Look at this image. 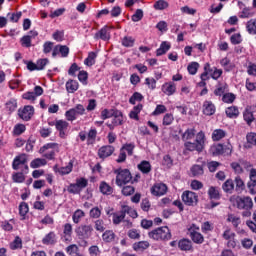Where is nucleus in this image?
<instances>
[{"instance_id": "nucleus-1", "label": "nucleus", "mask_w": 256, "mask_h": 256, "mask_svg": "<svg viewBox=\"0 0 256 256\" xmlns=\"http://www.w3.org/2000/svg\"><path fill=\"white\" fill-rule=\"evenodd\" d=\"M195 133V128H188L182 134V141H184V153L185 151H189L190 153H193V151L203 153V150L205 149V132H198L195 141L191 142V139L195 138Z\"/></svg>"}, {"instance_id": "nucleus-2", "label": "nucleus", "mask_w": 256, "mask_h": 256, "mask_svg": "<svg viewBox=\"0 0 256 256\" xmlns=\"http://www.w3.org/2000/svg\"><path fill=\"white\" fill-rule=\"evenodd\" d=\"M149 239L154 241H171V230L167 226L158 227L148 233Z\"/></svg>"}, {"instance_id": "nucleus-3", "label": "nucleus", "mask_w": 256, "mask_h": 256, "mask_svg": "<svg viewBox=\"0 0 256 256\" xmlns=\"http://www.w3.org/2000/svg\"><path fill=\"white\" fill-rule=\"evenodd\" d=\"M208 152L212 157H219L221 155H224V157H231L233 153V146L231 144H214L210 146Z\"/></svg>"}, {"instance_id": "nucleus-4", "label": "nucleus", "mask_w": 256, "mask_h": 256, "mask_svg": "<svg viewBox=\"0 0 256 256\" xmlns=\"http://www.w3.org/2000/svg\"><path fill=\"white\" fill-rule=\"evenodd\" d=\"M236 207L242 212V217H251V209H253V199L250 196L236 198Z\"/></svg>"}, {"instance_id": "nucleus-5", "label": "nucleus", "mask_w": 256, "mask_h": 256, "mask_svg": "<svg viewBox=\"0 0 256 256\" xmlns=\"http://www.w3.org/2000/svg\"><path fill=\"white\" fill-rule=\"evenodd\" d=\"M93 225L81 224L75 228L77 238L84 244L87 245V239H91L93 235Z\"/></svg>"}, {"instance_id": "nucleus-6", "label": "nucleus", "mask_w": 256, "mask_h": 256, "mask_svg": "<svg viewBox=\"0 0 256 256\" xmlns=\"http://www.w3.org/2000/svg\"><path fill=\"white\" fill-rule=\"evenodd\" d=\"M114 174L116 175V185L118 187H123L133 181V175L129 169L118 168L114 170Z\"/></svg>"}, {"instance_id": "nucleus-7", "label": "nucleus", "mask_w": 256, "mask_h": 256, "mask_svg": "<svg viewBox=\"0 0 256 256\" xmlns=\"http://www.w3.org/2000/svg\"><path fill=\"white\" fill-rule=\"evenodd\" d=\"M55 151H59V144L55 142H50L42 146L39 153L48 159V161H53L55 159Z\"/></svg>"}, {"instance_id": "nucleus-8", "label": "nucleus", "mask_w": 256, "mask_h": 256, "mask_svg": "<svg viewBox=\"0 0 256 256\" xmlns=\"http://www.w3.org/2000/svg\"><path fill=\"white\" fill-rule=\"evenodd\" d=\"M12 169L14 171H19L21 169L22 173H29V165L27 164V154H20L16 156L12 162Z\"/></svg>"}, {"instance_id": "nucleus-9", "label": "nucleus", "mask_w": 256, "mask_h": 256, "mask_svg": "<svg viewBox=\"0 0 256 256\" xmlns=\"http://www.w3.org/2000/svg\"><path fill=\"white\" fill-rule=\"evenodd\" d=\"M87 185H89V180L83 177L77 178L76 183H71L68 186V193H71L72 195H80L81 191H83Z\"/></svg>"}, {"instance_id": "nucleus-10", "label": "nucleus", "mask_w": 256, "mask_h": 256, "mask_svg": "<svg viewBox=\"0 0 256 256\" xmlns=\"http://www.w3.org/2000/svg\"><path fill=\"white\" fill-rule=\"evenodd\" d=\"M181 197L183 203H185V205H188V207H193L199 201V196L197 195V193L189 190L184 191Z\"/></svg>"}, {"instance_id": "nucleus-11", "label": "nucleus", "mask_w": 256, "mask_h": 256, "mask_svg": "<svg viewBox=\"0 0 256 256\" xmlns=\"http://www.w3.org/2000/svg\"><path fill=\"white\" fill-rule=\"evenodd\" d=\"M33 115H35V108L32 105H26L18 110V117L22 121H31Z\"/></svg>"}, {"instance_id": "nucleus-12", "label": "nucleus", "mask_w": 256, "mask_h": 256, "mask_svg": "<svg viewBox=\"0 0 256 256\" xmlns=\"http://www.w3.org/2000/svg\"><path fill=\"white\" fill-rule=\"evenodd\" d=\"M56 131H58L60 139H66L67 131H69V122L63 119L57 120Z\"/></svg>"}, {"instance_id": "nucleus-13", "label": "nucleus", "mask_w": 256, "mask_h": 256, "mask_svg": "<svg viewBox=\"0 0 256 256\" xmlns=\"http://www.w3.org/2000/svg\"><path fill=\"white\" fill-rule=\"evenodd\" d=\"M115 153V146L112 145H104L98 149V157L105 161L108 157H111Z\"/></svg>"}, {"instance_id": "nucleus-14", "label": "nucleus", "mask_w": 256, "mask_h": 256, "mask_svg": "<svg viewBox=\"0 0 256 256\" xmlns=\"http://www.w3.org/2000/svg\"><path fill=\"white\" fill-rule=\"evenodd\" d=\"M178 249L185 253H193V242L189 238H182L178 241Z\"/></svg>"}, {"instance_id": "nucleus-15", "label": "nucleus", "mask_w": 256, "mask_h": 256, "mask_svg": "<svg viewBox=\"0 0 256 256\" xmlns=\"http://www.w3.org/2000/svg\"><path fill=\"white\" fill-rule=\"evenodd\" d=\"M217 107L211 100H205L202 105V113L206 115V117H211L214 113H216Z\"/></svg>"}, {"instance_id": "nucleus-16", "label": "nucleus", "mask_w": 256, "mask_h": 256, "mask_svg": "<svg viewBox=\"0 0 256 256\" xmlns=\"http://www.w3.org/2000/svg\"><path fill=\"white\" fill-rule=\"evenodd\" d=\"M250 195H256V169L251 168L249 172V181L247 182Z\"/></svg>"}, {"instance_id": "nucleus-17", "label": "nucleus", "mask_w": 256, "mask_h": 256, "mask_svg": "<svg viewBox=\"0 0 256 256\" xmlns=\"http://www.w3.org/2000/svg\"><path fill=\"white\" fill-rule=\"evenodd\" d=\"M94 39L96 41H109L111 39V33L109 32V26L105 25L98 32L94 34Z\"/></svg>"}, {"instance_id": "nucleus-18", "label": "nucleus", "mask_w": 256, "mask_h": 256, "mask_svg": "<svg viewBox=\"0 0 256 256\" xmlns=\"http://www.w3.org/2000/svg\"><path fill=\"white\" fill-rule=\"evenodd\" d=\"M151 193L155 197H163L167 193V185L163 183L154 184L151 188Z\"/></svg>"}, {"instance_id": "nucleus-19", "label": "nucleus", "mask_w": 256, "mask_h": 256, "mask_svg": "<svg viewBox=\"0 0 256 256\" xmlns=\"http://www.w3.org/2000/svg\"><path fill=\"white\" fill-rule=\"evenodd\" d=\"M162 91L165 93V95L171 97V95H175V91H177V85H175L173 82H166L162 85Z\"/></svg>"}, {"instance_id": "nucleus-20", "label": "nucleus", "mask_w": 256, "mask_h": 256, "mask_svg": "<svg viewBox=\"0 0 256 256\" xmlns=\"http://www.w3.org/2000/svg\"><path fill=\"white\" fill-rule=\"evenodd\" d=\"M64 241L66 243H71L73 240V226L69 223H66L63 228Z\"/></svg>"}, {"instance_id": "nucleus-21", "label": "nucleus", "mask_w": 256, "mask_h": 256, "mask_svg": "<svg viewBox=\"0 0 256 256\" xmlns=\"http://www.w3.org/2000/svg\"><path fill=\"white\" fill-rule=\"evenodd\" d=\"M43 245H55L57 244V234L54 231L49 232L42 239Z\"/></svg>"}, {"instance_id": "nucleus-22", "label": "nucleus", "mask_w": 256, "mask_h": 256, "mask_svg": "<svg viewBox=\"0 0 256 256\" xmlns=\"http://www.w3.org/2000/svg\"><path fill=\"white\" fill-rule=\"evenodd\" d=\"M189 237L191 239V242L195 243L196 245H203V243H205V236H203L201 232H191V234H189Z\"/></svg>"}, {"instance_id": "nucleus-23", "label": "nucleus", "mask_w": 256, "mask_h": 256, "mask_svg": "<svg viewBox=\"0 0 256 256\" xmlns=\"http://www.w3.org/2000/svg\"><path fill=\"white\" fill-rule=\"evenodd\" d=\"M220 65L221 67H223L224 71H226V73H230V71H233V69H235V64H233L231 62V59H229L228 57H224L220 60Z\"/></svg>"}, {"instance_id": "nucleus-24", "label": "nucleus", "mask_w": 256, "mask_h": 256, "mask_svg": "<svg viewBox=\"0 0 256 256\" xmlns=\"http://www.w3.org/2000/svg\"><path fill=\"white\" fill-rule=\"evenodd\" d=\"M225 114L228 119H237L239 117V107L229 106L225 109Z\"/></svg>"}, {"instance_id": "nucleus-25", "label": "nucleus", "mask_w": 256, "mask_h": 256, "mask_svg": "<svg viewBox=\"0 0 256 256\" xmlns=\"http://www.w3.org/2000/svg\"><path fill=\"white\" fill-rule=\"evenodd\" d=\"M171 49V42L163 41L160 47L156 50V57L165 55Z\"/></svg>"}, {"instance_id": "nucleus-26", "label": "nucleus", "mask_w": 256, "mask_h": 256, "mask_svg": "<svg viewBox=\"0 0 256 256\" xmlns=\"http://www.w3.org/2000/svg\"><path fill=\"white\" fill-rule=\"evenodd\" d=\"M99 191L102 195H113V187L109 183L102 181L100 182Z\"/></svg>"}, {"instance_id": "nucleus-27", "label": "nucleus", "mask_w": 256, "mask_h": 256, "mask_svg": "<svg viewBox=\"0 0 256 256\" xmlns=\"http://www.w3.org/2000/svg\"><path fill=\"white\" fill-rule=\"evenodd\" d=\"M141 111H143V104L139 103L138 105L133 107L132 111H130V119H134V121H139V113H141Z\"/></svg>"}, {"instance_id": "nucleus-28", "label": "nucleus", "mask_w": 256, "mask_h": 256, "mask_svg": "<svg viewBox=\"0 0 256 256\" xmlns=\"http://www.w3.org/2000/svg\"><path fill=\"white\" fill-rule=\"evenodd\" d=\"M138 169L143 173L144 175H148V173H151V162L147 160H143L138 164Z\"/></svg>"}, {"instance_id": "nucleus-29", "label": "nucleus", "mask_w": 256, "mask_h": 256, "mask_svg": "<svg viewBox=\"0 0 256 256\" xmlns=\"http://www.w3.org/2000/svg\"><path fill=\"white\" fill-rule=\"evenodd\" d=\"M208 197L210 199L219 201V199H221V192L219 191V188L215 186H210L208 189Z\"/></svg>"}, {"instance_id": "nucleus-30", "label": "nucleus", "mask_w": 256, "mask_h": 256, "mask_svg": "<svg viewBox=\"0 0 256 256\" xmlns=\"http://www.w3.org/2000/svg\"><path fill=\"white\" fill-rule=\"evenodd\" d=\"M79 89V82L73 79H69L66 82V91L67 93H75Z\"/></svg>"}, {"instance_id": "nucleus-31", "label": "nucleus", "mask_w": 256, "mask_h": 256, "mask_svg": "<svg viewBox=\"0 0 256 256\" xmlns=\"http://www.w3.org/2000/svg\"><path fill=\"white\" fill-rule=\"evenodd\" d=\"M149 247H151L149 241H139L133 244L132 249L135 251H146V249H149Z\"/></svg>"}, {"instance_id": "nucleus-32", "label": "nucleus", "mask_w": 256, "mask_h": 256, "mask_svg": "<svg viewBox=\"0 0 256 256\" xmlns=\"http://www.w3.org/2000/svg\"><path fill=\"white\" fill-rule=\"evenodd\" d=\"M126 215L125 212L123 210V206H121V210L119 213H113L112 214V221L114 225H119L123 219H125Z\"/></svg>"}, {"instance_id": "nucleus-33", "label": "nucleus", "mask_w": 256, "mask_h": 256, "mask_svg": "<svg viewBox=\"0 0 256 256\" xmlns=\"http://www.w3.org/2000/svg\"><path fill=\"white\" fill-rule=\"evenodd\" d=\"M227 137V132L223 129H215L212 132V141H221V139H225Z\"/></svg>"}, {"instance_id": "nucleus-34", "label": "nucleus", "mask_w": 256, "mask_h": 256, "mask_svg": "<svg viewBox=\"0 0 256 256\" xmlns=\"http://www.w3.org/2000/svg\"><path fill=\"white\" fill-rule=\"evenodd\" d=\"M222 189L224 191V193H233L234 189H235V182L233 181V179H228L226 180L223 184H222Z\"/></svg>"}, {"instance_id": "nucleus-35", "label": "nucleus", "mask_w": 256, "mask_h": 256, "mask_svg": "<svg viewBox=\"0 0 256 256\" xmlns=\"http://www.w3.org/2000/svg\"><path fill=\"white\" fill-rule=\"evenodd\" d=\"M97 59V52H89L87 58L84 60V65L87 67H93Z\"/></svg>"}, {"instance_id": "nucleus-36", "label": "nucleus", "mask_w": 256, "mask_h": 256, "mask_svg": "<svg viewBox=\"0 0 256 256\" xmlns=\"http://www.w3.org/2000/svg\"><path fill=\"white\" fill-rule=\"evenodd\" d=\"M190 173L192 174V177H201V175H203V173H205V170L203 169V166H201L199 164H194L190 168Z\"/></svg>"}, {"instance_id": "nucleus-37", "label": "nucleus", "mask_w": 256, "mask_h": 256, "mask_svg": "<svg viewBox=\"0 0 256 256\" xmlns=\"http://www.w3.org/2000/svg\"><path fill=\"white\" fill-rule=\"evenodd\" d=\"M27 131V126L25 124H16L13 128L12 135L14 137H19V135H23Z\"/></svg>"}, {"instance_id": "nucleus-38", "label": "nucleus", "mask_w": 256, "mask_h": 256, "mask_svg": "<svg viewBox=\"0 0 256 256\" xmlns=\"http://www.w3.org/2000/svg\"><path fill=\"white\" fill-rule=\"evenodd\" d=\"M102 239L105 243H113V241H115V232H113V230H106L102 234Z\"/></svg>"}, {"instance_id": "nucleus-39", "label": "nucleus", "mask_w": 256, "mask_h": 256, "mask_svg": "<svg viewBox=\"0 0 256 256\" xmlns=\"http://www.w3.org/2000/svg\"><path fill=\"white\" fill-rule=\"evenodd\" d=\"M83 217H85V212L81 209H77L72 215L73 223H75L76 225H79Z\"/></svg>"}, {"instance_id": "nucleus-40", "label": "nucleus", "mask_w": 256, "mask_h": 256, "mask_svg": "<svg viewBox=\"0 0 256 256\" xmlns=\"http://www.w3.org/2000/svg\"><path fill=\"white\" fill-rule=\"evenodd\" d=\"M29 213V204L26 202H21L19 205V215L21 218V221H25V215Z\"/></svg>"}, {"instance_id": "nucleus-41", "label": "nucleus", "mask_w": 256, "mask_h": 256, "mask_svg": "<svg viewBox=\"0 0 256 256\" xmlns=\"http://www.w3.org/2000/svg\"><path fill=\"white\" fill-rule=\"evenodd\" d=\"M122 209L124 211V215H129V217H132V219H137L139 217L137 210L131 208L130 206L122 205Z\"/></svg>"}, {"instance_id": "nucleus-42", "label": "nucleus", "mask_w": 256, "mask_h": 256, "mask_svg": "<svg viewBox=\"0 0 256 256\" xmlns=\"http://www.w3.org/2000/svg\"><path fill=\"white\" fill-rule=\"evenodd\" d=\"M145 99V97L143 96V94L139 93V92H134L133 95L129 98V103L130 105H136V103H141V101H143Z\"/></svg>"}, {"instance_id": "nucleus-43", "label": "nucleus", "mask_w": 256, "mask_h": 256, "mask_svg": "<svg viewBox=\"0 0 256 256\" xmlns=\"http://www.w3.org/2000/svg\"><path fill=\"white\" fill-rule=\"evenodd\" d=\"M10 249H12V251H17V249H23V240L21 239V237H15V239L10 244Z\"/></svg>"}, {"instance_id": "nucleus-44", "label": "nucleus", "mask_w": 256, "mask_h": 256, "mask_svg": "<svg viewBox=\"0 0 256 256\" xmlns=\"http://www.w3.org/2000/svg\"><path fill=\"white\" fill-rule=\"evenodd\" d=\"M96 139H97V129L91 128L87 134V144L93 145Z\"/></svg>"}, {"instance_id": "nucleus-45", "label": "nucleus", "mask_w": 256, "mask_h": 256, "mask_svg": "<svg viewBox=\"0 0 256 256\" xmlns=\"http://www.w3.org/2000/svg\"><path fill=\"white\" fill-rule=\"evenodd\" d=\"M45 165H47V160L41 158H36L30 163V167L32 169H39V167H43Z\"/></svg>"}, {"instance_id": "nucleus-46", "label": "nucleus", "mask_w": 256, "mask_h": 256, "mask_svg": "<svg viewBox=\"0 0 256 256\" xmlns=\"http://www.w3.org/2000/svg\"><path fill=\"white\" fill-rule=\"evenodd\" d=\"M249 35H256V19H250L246 24Z\"/></svg>"}, {"instance_id": "nucleus-47", "label": "nucleus", "mask_w": 256, "mask_h": 256, "mask_svg": "<svg viewBox=\"0 0 256 256\" xmlns=\"http://www.w3.org/2000/svg\"><path fill=\"white\" fill-rule=\"evenodd\" d=\"M236 191L238 193H241L242 191H245V182L243 179H241V176H237L234 180Z\"/></svg>"}, {"instance_id": "nucleus-48", "label": "nucleus", "mask_w": 256, "mask_h": 256, "mask_svg": "<svg viewBox=\"0 0 256 256\" xmlns=\"http://www.w3.org/2000/svg\"><path fill=\"white\" fill-rule=\"evenodd\" d=\"M169 7V2L165 0H158L154 3V9L156 11H164Z\"/></svg>"}, {"instance_id": "nucleus-49", "label": "nucleus", "mask_w": 256, "mask_h": 256, "mask_svg": "<svg viewBox=\"0 0 256 256\" xmlns=\"http://www.w3.org/2000/svg\"><path fill=\"white\" fill-rule=\"evenodd\" d=\"M227 222L232 223L233 227H235V229H237V227H239V225H241V218L235 216L234 214H229L227 217Z\"/></svg>"}, {"instance_id": "nucleus-50", "label": "nucleus", "mask_w": 256, "mask_h": 256, "mask_svg": "<svg viewBox=\"0 0 256 256\" xmlns=\"http://www.w3.org/2000/svg\"><path fill=\"white\" fill-rule=\"evenodd\" d=\"M246 141L248 143V148L251 149V147H256V133L250 132L246 135Z\"/></svg>"}, {"instance_id": "nucleus-51", "label": "nucleus", "mask_w": 256, "mask_h": 256, "mask_svg": "<svg viewBox=\"0 0 256 256\" xmlns=\"http://www.w3.org/2000/svg\"><path fill=\"white\" fill-rule=\"evenodd\" d=\"M255 13L249 7H244L243 10L239 14L240 19H249V17H253Z\"/></svg>"}, {"instance_id": "nucleus-52", "label": "nucleus", "mask_w": 256, "mask_h": 256, "mask_svg": "<svg viewBox=\"0 0 256 256\" xmlns=\"http://www.w3.org/2000/svg\"><path fill=\"white\" fill-rule=\"evenodd\" d=\"M25 172L21 170V172H16L12 175V181L14 183H24L25 182Z\"/></svg>"}, {"instance_id": "nucleus-53", "label": "nucleus", "mask_w": 256, "mask_h": 256, "mask_svg": "<svg viewBox=\"0 0 256 256\" xmlns=\"http://www.w3.org/2000/svg\"><path fill=\"white\" fill-rule=\"evenodd\" d=\"M235 99H237V96L233 93H225L222 96L223 103H227L228 105L231 103H235Z\"/></svg>"}, {"instance_id": "nucleus-54", "label": "nucleus", "mask_w": 256, "mask_h": 256, "mask_svg": "<svg viewBox=\"0 0 256 256\" xmlns=\"http://www.w3.org/2000/svg\"><path fill=\"white\" fill-rule=\"evenodd\" d=\"M121 43L123 47H133L135 45V38L132 36H124Z\"/></svg>"}, {"instance_id": "nucleus-55", "label": "nucleus", "mask_w": 256, "mask_h": 256, "mask_svg": "<svg viewBox=\"0 0 256 256\" xmlns=\"http://www.w3.org/2000/svg\"><path fill=\"white\" fill-rule=\"evenodd\" d=\"M213 229H214L213 223H211L209 221H206L201 224V231L205 235H207V233H211V231H213Z\"/></svg>"}, {"instance_id": "nucleus-56", "label": "nucleus", "mask_w": 256, "mask_h": 256, "mask_svg": "<svg viewBox=\"0 0 256 256\" xmlns=\"http://www.w3.org/2000/svg\"><path fill=\"white\" fill-rule=\"evenodd\" d=\"M65 117L67 121H76L77 120V112H75V109L71 108L65 112Z\"/></svg>"}, {"instance_id": "nucleus-57", "label": "nucleus", "mask_w": 256, "mask_h": 256, "mask_svg": "<svg viewBox=\"0 0 256 256\" xmlns=\"http://www.w3.org/2000/svg\"><path fill=\"white\" fill-rule=\"evenodd\" d=\"M6 109H8L10 113H13L17 109V99L12 98L9 101H7Z\"/></svg>"}, {"instance_id": "nucleus-58", "label": "nucleus", "mask_w": 256, "mask_h": 256, "mask_svg": "<svg viewBox=\"0 0 256 256\" xmlns=\"http://www.w3.org/2000/svg\"><path fill=\"white\" fill-rule=\"evenodd\" d=\"M127 235L129 239H134V240L141 239V232L135 228L128 230Z\"/></svg>"}, {"instance_id": "nucleus-59", "label": "nucleus", "mask_w": 256, "mask_h": 256, "mask_svg": "<svg viewBox=\"0 0 256 256\" xmlns=\"http://www.w3.org/2000/svg\"><path fill=\"white\" fill-rule=\"evenodd\" d=\"M244 121H246L247 125H251L253 121H255V116H253V112L246 110L243 113Z\"/></svg>"}, {"instance_id": "nucleus-60", "label": "nucleus", "mask_w": 256, "mask_h": 256, "mask_svg": "<svg viewBox=\"0 0 256 256\" xmlns=\"http://www.w3.org/2000/svg\"><path fill=\"white\" fill-rule=\"evenodd\" d=\"M120 149H122V151H127V154L131 157L133 155V151H135V144L126 143Z\"/></svg>"}, {"instance_id": "nucleus-61", "label": "nucleus", "mask_w": 256, "mask_h": 256, "mask_svg": "<svg viewBox=\"0 0 256 256\" xmlns=\"http://www.w3.org/2000/svg\"><path fill=\"white\" fill-rule=\"evenodd\" d=\"M90 219H99L101 217V210L99 207H93L89 212Z\"/></svg>"}, {"instance_id": "nucleus-62", "label": "nucleus", "mask_w": 256, "mask_h": 256, "mask_svg": "<svg viewBox=\"0 0 256 256\" xmlns=\"http://www.w3.org/2000/svg\"><path fill=\"white\" fill-rule=\"evenodd\" d=\"M187 69L190 75H197V71H199V64L197 62H191Z\"/></svg>"}, {"instance_id": "nucleus-63", "label": "nucleus", "mask_w": 256, "mask_h": 256, "mask_svg": "<svg viewBox=\"0 0 256 256\" xmlns=\"http://www.w3.org/2000/svg\"><path fill=\"white\" fill-rule=\"evenodd\" d=\"M31 36L29 35H24L21 39H20V43L22 47H26V49H29V47H32L31 44Z\"/></svg>"}, {"instance_id": "nucleus-64", "label": "nucleus", "mask_w": 256, "mask_h": 256, "mask_svg": "<svg viewBox=\"0 0 256 256\" xmlns=\"http://www.w3.org/2000/svg\"><path fill=\"white\" fill-rule=\"evenodd\" d=\"M141 19H143V10L137 9L135 11V13L132 15L131 20L134 23H139V21H141Z\"/></svg>"}]
</instances>
